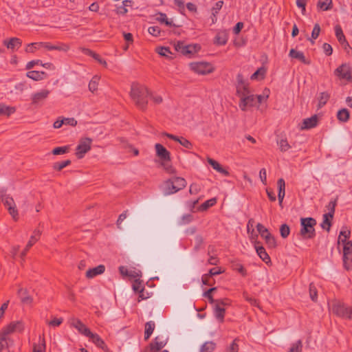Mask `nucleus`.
I'll return each mask as SVG.
<instances>
[{"label": "nucleus", "mask_w": 352, "mask_h": 352, "mask_svg": "<svg viewBox=\"0 0 352 352\" xmlns=\"http://www.w3.org/2000/svg\"><path fill=\"white\" fill-rule=\"evenodd\" d=\"M149 96L150 91L146 86L139 83H132L130 96L138 109L142 111H145L147 109Z\"/></svg>", "instance_id": "nucleus-1"}, {"label": "nucleus", "mask_w": 352, "mask_h": 352, "mask_svg": "<svg viewBox=\"0 0 352 352\" xmlns=\"http://www.w3.org/2000/svg\"><path fill=\"white\" fill-rule=\"evenodd\" d=\"M317 222L314 218L305 217L300 219V230L299 234L303 239H311L316 236L315 226Z\"/></svg>", "instance_id": "nucleus-2"}, {"label": "nucleus", "mask_w": 352, "mask_h": 352, "mask_svg": "<svg viewBox=\"0 0 352 352\" xmlns=\"http://www.w3.org/2000/svg\"><path fill=\"white\" fill-rule=\"evenodd\" d=\"M330 309L333 314L338 317L352 320V308L340 301L333 300L330 304Z\"/></svg>", "instance_id": "nucleus-3"}, {"label": "nucleus", "mask_w": 352, "mask_h": 352, "mask_svg": "<svg viewBox=\"0 0 352 352\" xmlns=\"http://www.w3.org/2000/svg\"><path fill=\"white\" fill-rule=\"evenodd\" d=\"M186 181L183 177H175L166 182L165 195H171L184 188Z\"/></svg>", "instance_id": "nucleus-4"}, {"label": "nucleus", "mask_w": 352, "mask_h": 352, "mask_svg": "<svg viewBox=\"0 0 352 352\" xmlns=\"http://www.w3.org/2000/svg\"><path fill=\"white\" fill-rule=\"evenodd\" d=\"M155 148L156 155L162 161V165L167 171L170 172L172 166H166V162L171 160L170 153L163 145L159 143L155 145Z\"/></svg>", "instance_id": "nucleus-5"}, {"label": "nucleus", "mask_w": 352, "mask_h": 352, "mask_svg": "<svg viewBox=\"0 0 352 352\" xmlns=\"http://www.w3.org/2000/svg\"><path fill=\"white\" fill-rule=\"evenodd\" d=\"M24 329V325L22 321L11 322L9 324L2 329L0 331L1 340H6V336L14 332H21Z\"/></svg>", "instance_id": "nucleus-6"}, {"label": "nucleus", "mask_w": 352, "mask_h": 352, "mask_svg": "<svg viewBox=\"0 0 352 352\" xmlns=\"http://www.w3.org/2000/svg\"><path fill=\"white\" fill-rule=\"evenodd\" d=\"M175 50L186 56H190L197 52L201 47L199 45H187L183 41H177L175 45Z\"/></svg>", "instance_id": "nucleus-7"}, {"label": "nucleus", "mask_w": 352, "mask_h": 352, "mask_svg": "<svg viewBox=\"0 0 352 352\" xmlns=\"http://www.w3.org/2000/svg\"><path fill=\"white\" fill-rule=\"evenodd\" d=\"M92 140L89 138H81L76 147V155L78 159H82L91 148Z\"/></svg>", "instance_id": "nucleus-8"}, {"label": "nucleus", "mask_w": 352, "mask_h": 352, "mask_svg": "<svg viewBox=\"0 0 352 352\" xmlns=\"http://www.w3.org/2000/svg\"><path fill=\"white\" fill-rule=\"evenodd\" d=\"M256 229L262 238L265 240V243L270 248H274L276 246L275 238L270 233L269 230L261 223L256 225Z\"/></svg>", "instance_id": "nucleus-9"}, {"label": "nucleus", "mask_w": 352, "mask_h": 352, "mask_svg": "<svg viewBox=\"0 0 352 352\" xmlns=\"http://www.w3.org/2000/svg\"><path fill=\"white\" fill-rule=\"evenodd\" d=\"M336 76L340 79L352 82V67L348 64H342L334 72Z\"/></svg>", "instance_id": "nucleus-10"}, {"label": "nucleus", "mask_w": 352, "mask_h": 352, "mask_svg": "<svg viewBox=\"0 0 352 352\" xmlns=\"http://www.w3.org/2000/svg\"><path fill=\"white\" fill-rule=\"evenodd\" d=\"M342 244L344 266L346 270H349L352 267V241H348Z\"/></svg>", "instance_id": "nucleus-11"}, {"label": "nucleus", "mask_w": 352, "mask_h": 352, "mask_svg": "<svg viewBox=\"0 0 352 352\" xmlns=\"http://www.w3.org/2000/svg\"><path fill=\"white\" fill-rule=\"evenodd\" d=\"M190 67L195 73L202 75L210 74L213 72L212 66L206 62L191 63L190 64Z\"/></svg>", "instance_id": "nucleus-12"}, {"label": "nucleus", "mask_w": 352, "mask_h": 352, "mask_svg": "<svg viewBox=\"0 0 352 352\" xmlns=\"http://www.w3.org/2000/svg\"><path fill=\"white\" fill-rule=\"evenodd\" d=\"M14 221L19 219V213L14 199L10 195L1 200Z\"/></svg>", "instance_id": "nucleus-13"}, {"label": "nucleus", "mask_w": 352, "mask_h": 352, "mask_svg": "<svg viewBox=\"0 0 352 352\" xmlns=\"http://www.w3.org/2000/svg\"><path fill=\"white\" fill-rule=\"evenodd\" d=\"M166 344V342L165 341L160 340V337L157 336L143 352H159Z\"/></svg>", "instance_id": "nucleus-14"}, {"label": "nucleus", "mask_w": 352, "mask_h": 352, "mask_svg": "<svg viewBox=\"0 0 352 352\" xmlns=\"http://www.w3.org/2000/svg\"><path fill=\"white\" fill-rule=\"evenodd\" d=\"M256 104V100L255 96L250 94L248 96L242 98V100H240L239 106L242 111H245L248 107H254Z\"/></svg>", "instance_id": "nucleus-15"}, {"label": "nucleus", "mask_w": 352, "mask_h": 352, "mask_svg": "<svg viewBox=\"0 0 352 352\" xmlns=\"http://www.w3.org/2000/svg\"><path fill=\"white\" fill-rule=\"evenodd\" d=\"M50 91L47 89H42L32 96V104L38 105L42 103L49 96Z\"/></svg>", "instance_id": "nucleus-16"}, {"label": "nucleus", "mask_w": 352, "mask_h": 352, "mask_svg": "<svg viewBox=\"0 0 352 352\" xmlns=\"http://www.w3.org/2000/svg\"><path fill=\"white\" fill-rule=\"evenodd\" d=\"M41 234V231L38 229H35L33 232V234L31 236L28 244L26 245L25 249L21 254V256L23 258L25 256L28 251L30 248L39 239L40 236Z\"/></svg>", "instance_id": "nucleus-17"}, {"label": "nucleus", "mask_w": 352, "mask_h": 352, "mask_svg": "<svg viewBox=\"0 0 352 352\" xmlns=\"http://www.w3.org/2000/svg\"><path fill=\"white\" fill-rule=\"evenodd\" d=\"M318 124V116L316 115L312 116L311 118L303 120V122L300 126L301 130L310 129Z\"/></svg>", "instance_id": "nucleus-18"}, {"label": "nucleus", "mask_w": 352, "mask_h": 352, "mask_svg": "<svg viewBox=\"0 0 352 352\" xmlns=\"http://www.w3.org/2000/svg\"><path fill=\"white\" fill-rule=\"evenodd\" d=\"M260 242L257 241L255 243V249L259 257L265 263H269L271 259L268 254L266 252L265 249L260 245Z\"/></svg>", "instance_id": "nucleus-19"}, {"label": "nucleus", "mask_w": 352, "mask_h": 352, "mask_svg": "<svg viewBox=\"0 0 352 352\" xmlns=\"http://www.w3.org/2000/svg\"><path fill=\"white\" fill-rule=\"evenodd\" d=\"M289 56L292 58L297 59L305 65H309L311 64V61L305 58L302 52L296 51L294 49H291L289 53Z\"/></svg>", "instance_id": "nucleus-20"}, {"label": "nucleus", "mask_w": 352, "mask_h": 352, "mask_svg": "<svg viewBox=\"0 0 352 352\" xmlns=\"http://www.w3.org/2000/svg\"><path fill=\"white\" fill-rule=\"evenodd\" d=\"M105 271V266L104 265H99L96 267L89 269L86 272V277L87 278H92L97 275L102 274Z\"/></svg>", "instance_id": "nucleus-21"}, {"label": "nucleus", "mask_w": 352, "mask_h": 352, "mask_svg": "<svg viewBox=\"0 0 352 352\" xmlns=\"http://www.w3.org/2000/svg\"><path fill=\"white\" fill-rule=\"evenodd\" d=\"M208 163L217 172L223 174L225 176H228L230 175L229 172L226 170L216 160L208 157L207 159Z\"/></svg>", "instance_id": "nucleus-22"}, {"label": "nucleus", "mask_w": 352, "mask_h": 352, "mask_svg": "<svg viewBox=\"0 0 352 352\" xmlns=\"http://www.w3.org/2000/svg\"><path fill=\"white\" fill-rule=\"evenodd\" d=\"M72 325L78 330V331L82 335L87 336L89 333H91V331L87 328L80 320L74 319Z\"/></svg>", "instance_id": "nucleus-23"}, {"label": "nucleus", "mask_w": 352, "mask_h": 352, "mask_svg": "<svg viewBox=\"0 0 352 352\" xmlns=\"http://www.w3.org/2000/svg\"><path fill=\"white\" fill-rule=\"evenodd\" d=\"M3 45H6L8 49H19L22 45V41L19 38L13 37L11 38L10 40L3 41Z\"/></svg>", "instance_id": "nucleus-24"}, {"label": "nucleus", "mask_w": 352, "mask_h": 352, "mask_svg": "<svg viewBox=\"0 0 352 352\" xmlns=\"http://www.w3.org/2000/svg\"><path fill=\"white\" fill-rule=\"evenodd\" d=\"M87 337L89 338V339L99 348L104 349L106 347V344L102 339L98 335L97 333H94L91 331V333H89Z\"/></svg>", "instance_id": "nucleus-25"}, {"label": "nucleus", "mask_w": 352, "mask_h": 352, "mask_svg": "<svg viewBox=\"0 0 352 352\" xmlns=\"http://www.w3.org/2000/svg\"><path fill=\"white\" fill-rule=\"evenodd\" d=\"M27 77L38 81L41 80L47 77V74L45 72H39V71H30L27 72Z\"/></svg>", "instance_id": "nucleus-26"}, {"label": "nucleus", "mask_w": 352, "mask_h": 352, "mask_svg": "<svg viewBox=\"0 0 352 352\" xmlns=\"http://www.w3.org/2000/svg\"><path fill=\"white\" fill-rule=\"evenodd\" d=\"M18 295L23 303L30 304L32 302V298L28 295L27 289L20 288L18 290Z\"/></svg>", "instance_id": "nucleus-27"}, {"label": "nucleus", "mask_w": 352, "mask_h": 352, "mask_svg": "<svg viewBox=\"0 0 352 352\" xmlns=\"http://www.w3.org/2000/svg\"><path fill=\"white\" fill-rule=\"evenodd\" d=\"M225 312V309L220 306L219 302L216 303L214 307V315L217 319L221 322H223Z\"/></svg>", "instance_id": "nucleus-28"}, {"label": "nucleus", "mask_w": 352, "mask_h": 352, "mask_svg": "<svg viewBox=\"0 0 352 352\" xmlns=\"http://www.w3.org/2000/svg\"><path fill=\"white\" fill-rule=\"evenodd\" d=\"M228 41V34L226 32H220L214 37V43L224 45Z\"/></svg>", "instance_id": "nucleus-29"}, {"label": "nucleus", "mask_w": 352, "mask_h": 352, "mask_svg": "<svg viewBox=\"0 0 352 352\" xmlns=\"http://www.w3.org/2000/svg\"><path fill=\"white\" fill-rule=\"evenodd\" d=\"M350 112L347 109H342L337 113V118L340 122H346L349 120Z\"/></svg>", "instance_id": "nucleus-30"}, {"label": "nucleus", "mask_w": 352, "mask_h": 352, "mask_svg": "<svg viewBox=\"0 0 352 352\" xmlns=\"http://www.w3.org/2000/svg\"><path fill=\"white\" fill-rule=\"evenodd\" d=\"M250 94L249 85L243 86H236V95L240 98V100L248 96Z\"/></svg>", "instance_id": "nucleus-31"}, {"label": "nucleus", "mask_w": 352, "mask_h": 352, "mask_svg": "<svg viewBox=\"0 0 352 352\" xmlns=\"http://www.w3.org/2000/svg\"><path fill=\"white\" fill-rule=\"evenodd\" d=\"M156 20L161 23H164L167 26H175V25L173 23V21L168 20L167 16L165 13L159 12L157 14Z\"/></svg>", "instance_id": "nucleus-32"}, {"label": "nucleus", "mask_w": 352, "mask_h": 352, "mask_svg": "<svg viewBox=\"0 0 352 352\" xmlns=\"http://www.w3.org/2000/svg\"><path fill=\"white\" fill-rule=\"evenodd\" d=\"M155 329V323L153 321H149L145 324L144 331V340H147L151 337Z\"/></svg>", "instance_id": "nucleus-33"}, {"label": "nucleus", "mask_w": 352, "mask_h": 352, "mask_svg": "<svg viewBox=\"0 0 352 352\" xmlns=\"http://www.w3.org/2000/svg\"><path fill=\"white\" fill-rule=\"evenodd\" d=\"M16 111L14 107L6 106L4 104H0V115H6L10 116Z\"/></svg>", "instance_id": "nucleus-34"}, {"label": "nucleus", "mask_w": 352, "mask_h": 352, "mask_svg": "<svg viewBox=\"0 0 352 352\" xmlns=\"http://www.w3.org/2000/svg\"><path fill=\"white\" fill-rule=\"evenodd\" d=\"M329 98H330V94L328 92L324 91V92L320 93L319 96L318 98V108H321L323 106H324L327 104V101L329 100Z\"/></svg>", "instance_id": "nucleus-35"}, {"label": "nucleus", "mask_w": 352, "mask_h": 352, "mask_svg": "<svg viewBox=\"0 0 352 352\" xmlns=\"http://www.w3.org/2000/svg\"><path fill=\"white\" fill-rule=\"evenodd\" d=\"M82 51L86 55L91 56L92 58H94L96 60H97L100 63H101L102 65H107L106 61L102 59L99 54H96V52H93L92 50H91L89 49L84 48Z\"/></svg>", "instance_id": "nucleus-36"}, {"label": "nucleus", "mask_w": 352, "mask_h": 352, "mask_svg": "<svg viewBox=\"0 0 352 352\" xmlns=\"http://www.w3.org/2000/svg\"><path fill=\"white\" fill-rule=\"evenodd\" d=\"M38 343L34 344L33 352H45V341L44 338L39 336Z\"/></svg>", "instance_id": "nucleus-37"}, {"label": "nucleus", "mask_w": 352, "mask_h": 352, "mask_svg": "<svg viewBox=\"0 0 352 352\" xmlns=\"http://www.w3.org/2000/svg\"><path fill=\"white\" fill-rule=\"evenodd\" d=\"M317 6L323 11L331 10L332 8V0H319Z\"/></svg>", "instance_id": "nucleus-38"}, {"label": "nucleus", "mask_w": 352, "mask_h": 352, "mask_svg": "<svg viewBox=\"0 0 352 352\" xmlns=\"http://www.w3.org/2000/svg\"><path fill=\"white\" fill-rule=\"evenodd\" d=\"M216 348V344L212 341L206 342L200 348V352H212Z\"/></svg>", "instance_id": "nucleus-39"}, {"label": "nucleus", "mask_w": 352, "mask_h": 352, "mask_svg": "<svg viewBox=\"0 0 352 352\" xmlns=\"http://www.w3.org/2000/svg\"><path fill=\"white\" fill-rule=\"evenodd\" d=\"M335 34L338 41L340 44L346 40L343 33L342 29L340 25H336L335 26Z\"/></svg>", "instance_id": "nucleus-40"}, {"label": "nucleus", "mask_w": 352, "mask_h": 352, "mask_svg": "<svg viewBox=\"0 0 352 352\" xmlns=\"http://www.w3.org/2000/svg\"><path fill=\"white\" fill-rule=\"evenodd\" d=\"M100 77L98 76H94L89 83V90L94 93L98 89V85L99 83Z\"/></svg>", "instance_id": "nucleus-41"}, {"label": "nucleus", "mask_w": 352, "mask_h": 352, "mask_svg": "<svg viewBox=\"0 0 352 352\" xmlns=\"http://www.w3.org/2000/svg\"><path fill=\"white\" fill-rule=\"evenodd\" d=\"M231 267L234 270L239 272L243 276H245L247 273L245 269L243 267L242 264L237 261H232Z\"/></svg>", "instance_id": "nucleus-42"}, {"label": "nucleus", "mask_w": 352, "mask_h": 352, "mask_svg": "<svg viewBox=\"0 0 352 352\" xmlns=\"http://www.w3.org/2000/svg\"><path fill=\"white\" fill-rule=\"evenodd\" d=\"M337 201H338V197H336L334 200H331L329 203L328 206H327V209L329 210V212L325 213V214H327L328 216H329L331 219L333 218L336 206L337 205Z\"/></svg>", "instance_id": "nucleus-43"}, {"label": "nucleus", "mask_w": 352, "mask_h": 352, "mask_svg": "<svg viewBox=\"0 0 352 352\" xmlns=\"http://www.w3.org/2000/svg\"><path fill=\"white\" fill-rule=\"evenodd\" d=\"M331 220L332 219L330 218L329 216H328L326 214H323V220L321 223V227L322 229L326 230L327 232L330 230V228L331 226Z\"/></svg>", "instance_id": "nucleus-44"}, {"label": "nucleus", "mask_w": 352, "mask_h": 352, "mask_svg": "<svg viewBox=\"0 0 352 352\" xmlns=\"http://www.w3.org/2000/svg\"><path fill=\"white\" fill-rule=\"evenodd\" d=\"M266 73V69L263 67L258 68L250 77L251 80L258 79L261 77V79L264 78Z\"/></svg>", "instance_id": "nucleus-45"}, {"label": "nucleus", "mask_w": 352, "mask_h": 352, "mask_svg": "<svg viewBox=\"0 0 352 352\" xmlns=\"http://www.w3.org/2000/svg\"><path fill=\"white\" fill-rule=\"evenodd\" d=\"M72 163L70 160H67L60 162H56L53 164V168L57 171L61 170L65 167L70 165Z\"/></svg>", "instance_id": "nucleus-46"}, {"label": "nucleus", "mask_w": 352, "mask_h": 352, "mask_svg": "<svg viewBox=\"0 0 352 352\" xmlns=\"http://www.w3.org/2000/svg\"><path fill=\"white\" fill-rule=\"evenodd\" d=\"M156 52L162 56H165L171 59L172 57L169 56L168 54H172L170 50L168 47H160L157 48Z\"/></svg>", "instance_id": "nucleus-47"}, {"label": "nucleus", "mask_w": 352, "mask_h": 352, "mask_svg": "<svg viewBox=\"0 0 352 352\" xmlns=\"http://www.w3.org/2000/svg\"><path fill=\"white\" fill-rule=\"evenodd\" d=\"M69 151V146H60L54 148L52 153L54 155H62L67 153Z\"/></svg>", "instance_id": "nucleus-48"}, {"label": "nucleus", "mask_w": 352, "mask_h": 352, "mask_svg": "<svg viewBox=\"0 0 352 352\" xmlns=\"http://www.w3.org/2000/svg\"><path fill=\"white\" fill-rule=\"evenodd\" d=\"M290 233V228L289 226L286 224H282L280 227V234L282 238L286 239L288 237Z\"/></svg>", "instance_id": "nucleus-49"}, {"label": "nucleus", "mask_w": 352, "mask_h": 352, "mask_svg": "<svg viewBox=\"0 0 352 352\" xmlns=\"http://www.w3.org/2000/svg\"><path fill=\"white\" fill-rule=\"evenodd\" d=\"M216 203H217V199L216 198L210 199L206 201L205 202H204L200 206V210H206L210 207L213 206Z\"/></svg>", "instance_id": "nucleus-50"}, {"label": "nucleus", "mask_w": 352, "mask_h": 352, "mask_svg": "<svg viewBox=\"0 0 352 352\" xmlns=\"http://www.w3.org/2000/svg\"><path fill=\"white\" fill-rule=\"evenodd\" d=\"M351 234V232L349 230H342L340 232V235L338 236V243H346V239L349 238Z\"/></svg>", "instance_id": "nucleus-51"}, {"label": "nucleus", "mask_w": 352, "mask_h": 352, "mask_svg": "<svg viewBox=\"0 0 352 352\" xmlns=\"http://www.w3.org/2000/svg\"><path fill=\"white\" fill-rule=\"evenodd\" d=\"M318 292L316 289V286L314 285V283H310L309 285V296L311 299L316 302L318 299Z\"/></svg>", "instance_id": "nucleus-52"}, {"label": "nucleus", "mask_w": 352, "mask_h": 352, "mask_svg": "<svg viewBox=\"0 0 352 352\" xmlns=\"http://www.w3.org/2000/svg\"><path fill=\"white\" fill-rule=\"evenodd\" d=\"M278 195H285V182L283 178H280L277 182Z\"/></svg>", "instance_id": "nucleus-53"}, {"label": "nucleus", "mask_w": 352, "mask_h": 352, "mask_svg": "<svg viewBox=\"0 0 352 352\" xmlns=\"http://www.w3.org/2000/svg\"><path fill=\"white\" fill-rule=\"evenodd\" d=\"M277 143L280 146V151L283 152H285L291 148L290 145L289 144L286 139H281Z\"/></svg>", "instance_id": "nucleus-54"}, {"label": "nucleus", "mask_w": 352, "mask_h": 352, "mask_svg": "<svg viewBox=\"0 0 352 352\" xmlns=\"http://www.w3.org/2000/svg\"><path fill=\"white\" fill-rule=\"evenodd\" d=\"M302 348V344L301 340H298L296 342L292 344L289 352H301Z\"/></svg>", "instance_id": "nucleus-55"}, {"label": "nucleus", "mask_w": 352, "mask_h": 352, "mask_svg": "<svg viewBox=\"0 0 352 352\" xmlns=\"http://www.w3.org/2000/svg\"><path fill=\"white\" fill-rule=\"evenodd\" d=\"M217 290V287H212L204 292V296L209 300L210 303L216 302V300H214L212 293Z\"/></svg>", "instance_id": "nucleus-56"}, {"label": "nucleus", "mask_w": 352, "mask_h": 352, "mask_svg": "<svg viewBox=\"0 0 352 352\" xmlns=\"http://www.w3.org/2000/svg\"><path fill=\"white\" fill-rule=\"evenodd\" d=\"M193 220V217L190 214H186L182 216L179 224L180 225H186L190 223Z\"/></svg>", "instance_id": "nucleus-57"}, {"label": "nucleus", "mask_w": 352, "mask_h": 352, "mask_svg": "<svg viewBox=\"0 0 352 352\" xmlns=\"http://www.w3.org/2000/svg\"><path fill=\"white\" fill-rule=\"evenodd\" d=\"M148 32L150 34L154 36H159L160 35L161 30L158 26L149 27Z\"/></svg>", "instance_id": "nucleus-58"}, {"label": "nucleus", "mask_w": 352, "mask_h": 352, "mask_svg": "<svg viewBox=\"0 0 352 352\" xmlns=\"http://www.w3.org/2000/svg\"><path fill=\"white\" fill-rule=\"evenodd\" d=\"M54 45V50L67 52L69 50V45L65 43H58V45Z\"/></svg>", "instance_id": "nucleus-59"}, {"label": "nucleus", "mask_w": 352, "mask_h": 352, "mask_svg": "<svg viewBox=\"0 0 352 352\" xmlns=\"http://www.w3.org/2000/svg\"><path fill=\"white\" fill-rule=\"evenodd\" d=\"M178 142L186 148L191 149L192 148V143L183 137H180Z\"/></svg>", "instance_id": "nucleus-60"}, {"label": "nucleus", "mask_w": 352, "mask_h": 352, "mask_svg": "<svg viewBox=\"0 0 352 352\" xmlns=\"http://www.w3.org/2000/svg\"><path fill=\"white\" fill-rule=\"evenodd\" d=\"M320 32V25L318 23H316L314 26V28H313V30L311 32V38L313 39H316L318 37Z\"/></svg>", "instance_id": "nucleus-61"}, {"label": "nucleus", "mask_w": 352, "mask_h": 352, "mask_svg": "<svg viewBox=\"0 0 352 352\" xmlns=\"http://www.w3.org/2000/svg\"><path fill=\"white\" fill-rule=\"evenodd\" d=\"M223 5V1H218L212 9V14L217 15L218 14L219 11L221 9Z\"/></svg>", "instance_id": "nucleus-62"}, {"label": "nucleus", "mask_w": 352, "mask_h": 352, "mask_svg": "<svg viewBox=\"0 0 352 352\" xmlns=\"http://www.w3.org/2000/svg\"><path fill=\"white\" fill-rule=\"evenodd\" d=\"M63 124L75 126L77 124V121L74 118H63Z\"/></svg>", "instance_id": "nucleus-63"}, {"label": "nucleus", "mask_w": 352, "mask_h": 352, "mask_svg": "<svg viewBox=\"0 0 352 352\" xmlns=\"http://www.w3.org/2000/svg\"><path fill=\"white\" fill-rule=\"evenodd\" d=\"M322 49L327 56H330L332 54L333 49L330 44L324 43L322 45Z\"/></svg>", "instance_id": "nucleus-64"}]
</instances>
